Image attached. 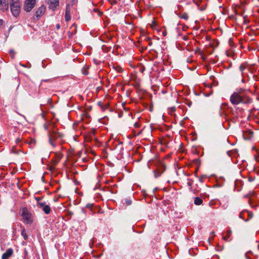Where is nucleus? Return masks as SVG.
<instances>
[{"mask_svg": "<svg viewBox=\"0 0 259 259\" xmlns=\"http://www.w3.org/2000/svg\"><path fill=\"white\" fill-rule=\"evenodd\" d=\"M36 200L37 201V206H38V202H40V201L42 199L41 197H35V198Z\"/></svg>", "mask_w": 259, "mask_h": 259, "instance_id": "obj_23", "label": "nucleus"}, {"mask_svg": "<svg viewBox=\"0 0 259 259\" xmlns=\"http://www.w3.org/2000/svg\"><path fill=\"white\" fill-rule=\"evenodd\" d=\"M226 109H230V110H232V108L229 109L226 105H222V106L220 107L219 114H220V116L223 117L224 116L227 115V113L226 112H224V111Z\"/></svg>", "mask_w": 259, "mask_h": 259, "instance_id": "obj_12", "label": "nucleus"}, {"mask_svg": "<svg viewBox=\"0 0 259 259\" xmlns=\"http://www.w3.org/2000/svg\"><path fill=\"white\" fill-rule=\"evenodd\" d=\"M13 250L12 248H9L4 253H3L2 259H8L13 254Z\"/></svg>", "mask_w": 259, "mask_h": 259, "instance_id": "obj_13", "label": "nucleus"}, {"mask_svg": "<svg viewBox=\"0 0 259 259\" xmlns=\"http://www.w3.org/2000/svg\"><path fill=\"white\" fill-rule=\"evenodd\" d=\"M21 142V139L20 138H17L16 140V143L17 144H19L20 142Z\"/></svg>", "mask_w": 259, "mask_h": 259, "instance_id": "obj_24", "label": "nucleus"}, {"mask_svg": "<svg viewBox=\"0 0 259 259\" xmlns=\"http://www.w3.org/2000/svg\"><path fill=\"white\" fill-rule=\"evenodd\" d=\"M92 206V205H91V204H88L87 205V207H88V208H91Z\"/></svg>", "mask_w": 259, "mask_h": 259, "instance_id": "obj_28", "label": "nucleus"}, {"mask_svg": "<svg viewBox=\"0 0 259 259\" xmlns=\"http://www.w3.org/2000/svg\"><path fill=\"white\" fill-rule=\"evenodd\" d=\"M49 8L54 9L59 5V0H48Z\"/></svg>", "mask_w": 259, "mask_h": 259, "instance_id": "obj_11", "label": "nucleus"}, {"mask_svg": "<svg viewBox=\"0 0 259 259\" xmlns=\"http://www.w3.org/2000/svg\"><path fill=\"white\" fill-rule=\"evenodd\" d=\"M21 235L23 236V238L25 240H27L28 239V236L27 235L25 229H23L21 231Z\"/></svg>", "mask_w": 259, "mask_h": 259, "instance_id": "obj_17", "label": "nucleus"}, {"mask_svg": "<svg viewBox=\"0 0 259 259\" xmlns=\"http://www.w3.org/2000/svg\"><path fill=\"white\" fill-rule=\"evenodd\" d=\"M246 66L245 65L243 64L240 65L239 67V70L242 72V74L243 73V71L246 69Z\"/></svg>", "mask_w": 259, "mask_h": 259, "instance_id": "obj_19", "label": "nucleus"}, {"mask_svg": "<svg viewBox=\"0 0 259 259\" xmlns=\"http://www.w3.org/2000/svg\"><path fill=\"white\" fill-rule=\"evenodd\" d=\"M202 178H201V179H200V181L201 182H202Z\"/></svg>", "mask_w": 259, "mask_h": 259, "instance_id": "obj_32", "label": "nucleus"}, {"mask_svg": "<svg viewBox=\"0 0 259 259\" xmlns=\"http://www.w3.org/2000/svg\"><path fill=\"white\" fill-rule=\"evenodd\" d=\"M52 124L50 125L49 126H48L47 125H46V124L44 125V127H45V128L48 131V133H49L50 131H52Z\"/></svg>", "mask_w": 259, "mask_h": 259, "instance_id": "obj_20", "label": "nucleus"}, {"mask_svg": "<svg viewBox=\"0 0 259 259\" xmlns=\"http://www.w3.org/2000/svg\"><path fill=\"white\" fill-rule=\"evenodd\" d=\"M114 68L117 70L118 72H120L122 71V69L121 67H119V66H117V67H114Z\"/></svg>", "mask_w": 259, "mask_h": 259, "instance_id": "obj_21", "label": "nucleus"}, {"mask_svg": "<svg viewBox=\"0 0 259 259\" xmlns=\"http://www.w3.org/2000/svg\"><path fill=\"white\" fill-rule=\"evenodd\" d=\"M36 0H25L24 9L27 12H29L35 7Z\"/></svg>", "mask_w": 259, "mask_h": 259, "instance_id": "obj_5", "label": "nucleus"}, {"mask_svg": "<svg viewBox=\"0 0 259 259\" xmlns=\"http://www.w3.org/2000/svg\"><path fill=\"white\" fill-rule=\"evenodd\" d=\"M232 233V232L231 229H229L227 230V231L224 234H223L222 237L223 239L226 241H231L232 239H229V238L231 237Z\"/></svg>", "mask_w": 259, "mask_h": 259, "instance_id": "obj_10", "label": "nucleus"}, {"mask_svg": "<svg viewBox=\"0 0 259 259\" xmlns=\"http://www.w3.org/2000/svg\"><path fill=\"white\" fill-rule=\"evenodd\" d=\"M51 126L52 131H50L49 134V142L52 145L55 146V145L53 144V141L54 140L57 139L59 138H62V134L58 132V130L55 127L54 124H52Z\"/></svg>", "mask_w": 259, "mask_h": 259, "instance_id": "obj_4", "label": "nucleus"}, {"mask_svg": "<svg viewBox=\"0 0 259 259\" xmlns=\"http://www.w3.org/2000/svg\"><path fill=\"white\" fill-rule=\"evenodd\" d=\"M56 27L57 29H59L60 28V26L59 24H57L56 26Z\"/></svg>", "mask_w": 259, "mask_h": 259, "instance_id": "obj_29", "label": "nucleus"}, {"mask_svg": "<svg viewBox=\"0 0 259 259\" xmlns=\"http://www.w3.org/2000/svg\"><path fill=\"white\" fill-rule=\"evenodd\" d=\"M179 16L181 18L186 20H188L189 18L188 14L186 13H181L179 15Z\"/></svg>", "mask_w": 259, "mask_h": 259, "instance_id": "obj_16", "label": "nucleus"}, {"mask_svg": "<svg viewBox=\"0 0 259 259\" xmlns=\"http://www.w3.org/2000/svg\"><path fill=\"white\" fill-rule=\"evenodd\" d=\"M38 207L41 208L43 211L47 214H49L51 211L50 206L46 202H38Z\"/></svg>", "mask_w": 259, "mask_h": 259, "instance_id": "obj_7", "label": "nucleus"}, {"mask_svg": "<svg viewBox=\"0 0 259 259\" xmlns=\"http://www.w3.org/2000/svg\"><path fill=\"white\" fill-rule=\"evenodd\" d=\"M9 0H0V11L5 12L9 9Z\"/></svg>", "mask_w": 259, "mask_h": 259, "instance_id": "obj_8", "label": "nucleus"}, {"mask_svg": "<svg viewBox=\"0 0 259 259\" xmlns=\"http://www.w3.org/2000/svg\"><path fill=\"white\" fill-rule=\"evenodd\" d=\"M10 7L12 15L17 17L20 12V5L19 0H10Z\"/></svg>", "mask_w": 259, "mask_h": 259, "instance_id": "obj_2", "label": "nucleus"}, {"mask_svg": "<svg viewBox=\"0 0 259 259\" xmlns=\"http://www.w3.org/2000/svg\"><path fill=\"white\" fill-rule=\"evenodd\" d=\"M202 202H203V201H202V199H201L200 198L197 197L195 198L194 203L195 205H199L201 204L202 203Z\"/></svg>", "mask_w": 259, "mask_h": 259, "instance_id": "obj_15", "label": "nucleus"}, {"mask_svg": "<svg viewBox=\"0 0 259 259\" xmlns=\"http://www.w3.org/2000/svg\"><path fill=\"white\" fill-rule=\"evenodd\" d=\"M21 217L22 218L23 222L26 224L31 225L33 222V216L31 212L26 208L22 209Z\"/></svg>", "mask_w": 259, "mask_h": 259, "instance_id": "obj_3", "label": "nucleus"}, {"mask_svg": "<svg viewBox=\"0 0 259 259\" xmlns=\"http://www.w3.org/2000/svg\"><path fill=\"white\" fill-rule=\"evenodd\" d=\"M126 203L127 204L130 205L131 204V201L127 200V201H126Z\"/></svg>", "mask_w": 259, "mask_h": 259, "instance_id": "obj_25", "label": "nucleus"}, {"mask_svg": "<svg viewBox=\"0 0 259 259\" xmlns=\"http://www.w3.org/2000/svg\"><path fill=\"white\" fill-rule=\"evenodd\" d=\"M4 21L2 19H0V25H3Z\"/></svg>", "mask_w": 259, "mask_h": 259, "instance_id": "obj_27", "label": "nucleus"}, {"mask_svg": "<svg viewBox=\"0 0 259 259\" xmlns=\"http://www.w3.org/2000/svg\"><path fill=\"white\" fill-rule=\"evenodd\" d=\"M211 234H212V236H214V232H211Z\"/></svg>", "mask_w": 259, "mask_h": 259, "instance_id": "obj_31", "label": "nucleus"}, {"mask_svg": "<svg viewBox=\"0 0 259 259\" xmlns=\"http://www.w3.org/2000/svg\"><path fill=\"white\" fill-rule=\"evenodd\" d=\"M244 90L240 89L238 92L233 93L230 97V102L233 105H238L240 103L249 104L252 102V99L244 94Z\"/></svg>", "mask_w": 259, "mask_h": 259, "instance_id": "obj_1", "label": "nucleus"}, {"mask_svg": "<svg viewBox=\"0 0 259 259\" xmlns=\"http://www.w3.org/2000/svg\"><path fill=\"white\" fill-rule=\"evenodd\" d=\"M246 213H247V215H248V219L247 220H245L244 219V221H247L248 220H250L251 219V218H252L253 216V214L252 212H249V211H246Z\"/></svg>", "mask_w": 259, "mask_h": 259, "instance_id": "obj_18", "label": "nucleus"}, {"mask_svg": "<svg viewBox=\"0 0 259 259\" xmlns=\"http://www.w3.org/2000/svg\"><path fill=\"white\" fill-rule=\"evenodd\" d=\"M248 180H249V181L250 182H251V181H253V179H251V178H249Z\"/></svg>", "mask_w": 259, "mask_h": 259, "instance_id": "obj_30", "label": "nucleus"}, {"mask_svg": "<svg viewBox=\"0 0 259 259\" xmlns=\"http://www.w3.org/2000/svg\"><path fill=\"white\" fill-rule=\"evenodd\" d=\"M246 213V210L242 211L239 214V218L244 219V214Z\"/></svg>", "mask_w": 259, "mask_h": 259, "instance_id": "obj_22", "label": "nucleus"}, {"mask_svg": "<svg viewBox=\"0 0 259 259\" xmlns=\"http://www.w3.org/2000/svg\"><path fill=\"white\" fill-rule=\"evenodd\" d=\"M70 11H71L70 6L69 4H68L66 6V12H65V21L67 22L70 21L71 19Z\"/></svg>", "mask_w": 259, "mask_h": 259, "instance_id": "obj_9", "label": "nucleus"}, {"mask_svg": "<svg viewBox=\"0 0 259 259\" xmlns=\"http://www.w3.org/2000/svg\"><path fill=\"white\" fill-rule=\"evenodd\" d=\"M134 125L136 127H139V124L137 123V122H136L135 124H134Z\"/></svg>", "mask_w": 259, "mask_h": 259, "instance_id": "obj_26", "label": "nucleus"}, {"mask_svg": "<svg viewBox=\"0 0 259 259\" xmlns=\"http://www.w3.org/2000/svg\"><path fill=\"white\" fill-rule=\"evenodd\" d=\"M162 169H160V168L154 171V176L156 178H158L163 173V171L165 169V166L164 165H162Z\"/></svg>", "mask_w": 259, "mask_h": 259, "instance_id": "obj_14", "label": "nucleus"}, {"mask_svg": "<svg viewBox=\"0 0 259 259\" xmlns=\"http://www.w3.org/2000/svg\"><path fill=\"white\" fill-rule=\"evenodd\" d=\"M46 7L45 5H42L37 9L33 16L34 19L38 20L45 13Z\"/></svg>", "mask_w": 259, "mask_h": 259, "instance_id": "obj_6", "label": "nucleus"}]
</instances>
